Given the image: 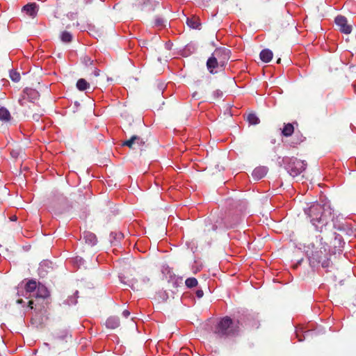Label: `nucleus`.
<instances>
[{"label": "nucleus", "mask_w": 356, "mask_h": 356, "mask_svg": "<svg viewBox=\"0 0 356 356\" xmlns=\"http://www.w3.org/2000/svg\"><path fill=\"white\" fill-rule=\"evenodd\" d=\"M305 140V137L300 132L296 131L293 138L292 143L295 145H299Z\"/></svg>", "instance_id": "f3484780"}, {"label": "nucleus", "mask_w": 356, "mask_h": 356, "mask_svg": "<svg viewBox=\"0 0 356 356\" xmlns=\"http://www.w3.org/2000/svg\"><path fill=\"white\" fill-rule=\"evenodd\" d=\"M60 39L63 42H70L72 40V35L70 32L65 31L61 33Z\"/></svg>", "instance_id": "412c9836"}, {"label": "nucleus", "mask_w": 356, "mask_h": 356, "mask_svg": "<svg viewBox=\"0 0 356 356\" xmlns=\"http://www.w3.org/2000/svg\"><path fill=\"white\" fill-rule=\"evenodd\" d=\"M197 280L195 277H189L186 280L185 284L188 288H193L197 285Z\"/></svg>", "instance_id": "4be33fe9"}, {"label": "nucleus", "mask_w": 356, "mask_h": 356, "mask_svg": "<svg viewBox=\"0 0 356 356\" xmlns=\"http://www.w3.org/2000/svg\"><path fill=\"white\" fill-rule=\"evenodd\" d=\"M37 288V282L35 280H29L25 286V289L26 292H33Z\"/></svg>", "instance_id": "6ab92c4d"}, {"label": "nucleus", "mask_w": 356, "mask_h": 356, "mask_svg": "<svg viewBox=\"0 0 356 356\" xmlns=\"http://www.w3.org/2000/svg\"><path fill=\"white\" fill-rule=\"evenodd\" d=\"M122 315L125 318H128L130 316V312L128 310H124L122 312Z\"/></svg>", "instance_id": "473e14b6"}, {"label": "nucleus", "mask_w": 356, "mask_h": 356, "mask_svg": "<svg viewBox=\"0 0 356 356\" xmlns=\"http://www.w3.org/2000/svg\"><path fill=\"white\" fill-rule=\"evenodd\" d=\"M20 152H22V149L20 148L12 149L10 152V154L13 157L17 158L19 156Z\"/></svg>", "instance_id": "393cba45"}, {"label": "nucleus", "mask_w": 356, "mask_h": 356, "mask_svg": "<svg viewBox=\"0 0 356 356\" xmlns=\"http://www.w3.org/2000/svg\"><path fill=\"white\" fill-rule=\"evenodd\" d=\"M281 63V58H278L277 60V63Z\"/></svg>", "instance_id": "58836bf2"}, {"label": "nucleus", "mask_w": 356, "mask_h": 356, "mask_svg": "<svg viewBox=\"0 0 356 356\" xmlns=\"http://www.w3.org/2000/svg\"><path fill=\"white\" fill-rule=\"evenodd\" d=\"M254 325H255V327H256V328H258V327H259V325H257V323H254Z\"/></svg>", "instance_id": "a19ab883"}, {"label": "nucleus", "mask_w": 356, "mask_h": 356, "mask_svg": "<svg viewBox=\"0 0 356 356\" xmlns=\"http://www.w3.org/2000/svg\"><path fill=\"white\" fill-rule=\"evenodd\" d=\"M23 93L22 98L19 99V103L22 106H26V99L31 102H34V101L38 99L40 97L38 92L32 88H25Z\"/></svg>", "instance_id": "423d86ee"}, {"label": "nucleus", "mask_w": 356, "mask_h": 356, "mask_svg": "<svg viewBox=\"0 0 356 356\" xmlns=\"http://www.w3.org/2000/svg\"><path fill=\"white\" fill-rule=\"evenodd\" d=\"M318 263H321V266L323 268H327L329 266V260L328 259H324L323 261H318Z\"/></svg>", "instance_id": "cd10ccee"}, {"label": "nucleus", "mask_w": 356, "mask_h": 356, "mask_svg": "<svg viewBox=\"0 0 356 356\" xmlns=\"http://www.w3.org/2000/svg\"><path fill=\"white\" fill-rule=\"evenodd\" d=\"M220 60H223V56L220 57V59H218V62H219Z\"/></svg>", "instance_id": "ea45409f"}, {"label": "nucleus", "mask_w": 356, "mask_h": 356, "mask_svg": "<svg viewBox=\"0 0 356 356\" xmlns=\"http://www.w3.org/2000/svg\"><path fill=\"white\" fill-rule=\"evenodd\" d=\"M90 83L84 79H79L76 82V88L80 91H84L90 88V85L97 86L98 81L96 79H90Z\"/></svg>", "instance_id": "6e6552de"}, {"label": "nucleus", "mask_w": 356, "mask_h": 356, "mask_svg": "<svg viewBox=\"0 0 356 356\" xmlns=\"http://www.w3.org/2000/svg\"><path fill=\"white\" fill-rule=\"evenodd\" d=\"M10 220L14 221V220H17V217L15 216H13L10 218Z\"/></svg>", "instance_id": "4c0bfd02"}, {"label": "nucleus", "mask_w": 356, "mask_h": 356, "mask_svg": "<svg viewBox=\"0 0 356 356\" xmlns=\"http://www.w3.org/2000/svg\"><path fill=\"white\" fill-rule=\"evenodd\" d=\"M83 239L89 245H94L97 243V237L95 234L91 232H85L83 233Z\"/></svg>", "instance_id": "f8f14e48"}, {"label": "nucleus", "mask_w": 356, "mask_h": 356, "mask_svg": "<svg viewBox=\"0 0 356 356\" xmlns=\"http://www.w3.org/2000/svg\"><path fill=\"white\" fill-rule=\"evenodd\" d=\"M136 136H133L130 139L127 140L122 143L123 146H127L130 149H136Z\"/></svg>", "instance_id": "a211bd4d"}, {"label": "nucleus", "mask_w": 356, "mask_h": 356, "mask_svg": "<svg viewBox=\"0 0 356 356\" xmlns=\"http://www.w3.org/2000/svg\"><path fill=\"white\" fill-rule=\"evenodd\" d=\"M38 6L35 3H29L23 6L22 10L28 16L34 18L38 15Z\"/></svg>", "instance_id": "0eeeda50"}, {"label": "nucleus", "mask_w": 356, "mask_h": 356, "mask_svg": "<svg viewBox=\"0 0 356 356\" xmlns=\"http://www.w3.org/2000/svg\"><path fill=\"white\" fill-rule=\"evenodd\" d=\"M149 0H134V4L137 6L146 4Z\"/></svg>", "instance_id": "bb28decb"}, {"label": "nucleus", "mask_w": 356, "mask_h": 356, "mask_svg": "<svg viewBox=\"0 0 356 356\" xmlns=\"http://www.w3.org/2000/svg\"><path fill=\"white\" fill-rule=\"evenodd\" d=\"M40 116H41V114L35 113V114L33 115L32 118L34 120L38 122V121H39Z\"/></svg>", "instance_id": "2f4dec72"}, {"label": "nucleus", "mask_w": 356, "mask_h": 356, "mask_svg": "<svg viewBox=\"0 0 356 356\" xmlns=\"http://www.w3.org/2000/svg\"><path fill=\"white\" fill-rule=\"evenodd\" d=\"M222 95V92H220V90H217L216 91H215L213 92V96H214L213 99H216V98L220 97Z\"/></svg>", "instance_id": "c756f323"}, {"label": "nucleus", "mask_w": 356, "mask_h": 356, "mask_svg": "<svg viewBox=\"0 0 356 356\" xmlns=\"http://www.w3.org/2000/svg\"><path fill=\"white\" fill-rule=\"evenodd\" d=\"M33 300H29V307H30L31 309H33Z\"/></svg>", "instance_id": "c9c22d12"}, {"label": "nucleus", "mask_w": 356, "mask_h": 356, "mask_svg": "<svg viewBox=\"0 0 356 356\" xmlns=\"http://www.w3.org/2000/svg\"><path fill=\"white\" fill-rule=\"evenodd\" d=\"M294 126L292 123H287L284 124V127L282 130V134L286 137L291 136L294 133Z\"/></svg>", "instance_id": "ddd939ff"}, {"label": "nucleus", "mask_w": 356, "mask_h": 356, "mask_svg": "<svg viewBox=\"0 0 356 356\" xmlns=\"http://www.w3.org/2000/svg\"><path fill=\"white\" fill-rule=\"evenodd\" d=\"M238 324V321L234 322L231 318L225 316L218 321L213 334L218 339L234 337L239 332Z\"/></svg>", "instance_id": "f03ea898"}, {"label": "nucleus", "mask_w": 356, "mask_h": 356, "mask_svg": "<svg viewBox=\"0 0 356 356\" xmlns=\"http://www.w3.org/2000/svg\"><path fill=\"white\" fill-rule=\"evenodd\" d=\"M196 296L198 297V298H202L203 296H204V292L201 289H199L196 291Z\"/></svg>", "instance_id": "7c9ffc66"}, {"label": "nucleus", "mask_w": 356, "mask_h": 356, "mask_svg": "<svg viewBox=\"0 0 356 356\" xmlns=\"http://www.w3.org/2000/svg\"><path fill=\"white\" fill-rule=\"evenodd\" d=\"M10 78L14 82H18L20 80V74L16 71H10Z\"/></svg>", "instance_id": "5701e85b"}, {"label": "nucleus", "mask_w": 356, "mask_h": 356, "mask_svg": "<svg viewBox=\"0 0 356 356\" xmlns=\"http://www.w3.org/2000/svg\"><path fill=\"white\" fill-rule=\"evenodd\" d=\"M248 122L252 125H256L259 123V119L254 113H250L247 116Z\"/></svg>", "instance_id": "aec40b11"}, {"label": "nucleus", "mask_w": 356, "mask_h": 356, "mask_svg": "<svg viewBox=\"0 0 356 356\" xmlns=\"http://www.w3.org/2000/svg\"><path fill=\"white\" fill-rule=\"evenodd\" d=\"M331 96H332V94H329V95H327V97L329 98Z\"/></svg>", "instance_id": "79ce46f5"}, {"label": "nucleus", "mask_w": 356, "mask_h": 356, "mask_svg": "<svg viewBox=\"0 0 356 356\" xmlns=\"http://www.w3.org/2000/svg\"><path fill=\"white\" fill-rule=\"evenodd\" d=\"M140 281L143 282V283H147L149 282V279L147 277H143L140 280Z\"/></svg>", "instance_id": "f704fd0d"}, {"label": "nucleus", "mask_w": 356, "mask_h": 356, "mask_svg": "<svg viewBox=\"0 0 356 356\" xmlns=\"http://www.w3.org/2000/svg\"><path fill=\"white\" fill-rule=\"evenodd\" d=\"M308 216L310 218L311 222L316 227V231L322 232L323 227L327 224V216H332V221H334V213L332 212L331 209L327 207L325 209L323 205L316 203L313 204L308 209Z\"/></svg>", "instance_id": "f257e3e1"}, {"label": "nucleus", "mask_w": 356, "mask_h": 356, "mask_svg": "<svg viewBox=\"0 0 356 356\" xmlns=\"http://www.w3.org/2000/svg\"><path fill=\"white\" fill-rule=\"evenodd\" d=\"M138 147L140 152L145 150L147 147L146 142L140 137L136 136V147Z\"/></svg>", "instance_id": "dca6fc26"}, {"label": "nucleus", "mask_w": 356, "mask_h": 356, "mask_svg": "<svg viewBox=\"0 0 356 356\" xmlns=\"http://www.w3.org/2000/svg\"><path fill=\"white\" fill-rule=\"evenodd\" d=\"M8 194L6 188L1 186L0 187V200L2 199L3 196H6Z\"/></svg>", "instance_id": "a878e982"}, {"label": "nucleus", "mask_w": 356, "mask_h": 356, "mask_svg": "<svg viewBox=\"0 0 356 356\" xmlns=\"http://www.w3.org/2000/svg\"><path fill=\"white\" fill-rule=\"evenodd\" d=\"M120 319L117 316H110L106 321V326L109 329H115L120 326Z\"/></svg>", "instance_id": "9d476101"}, {"label": "nucleus", "mask_w": 356, "mask_h": 356, "mask_svg": "<svg viewBox=\"0 0 356 356\" xmlns=\"http://www.w3.org/2000/svg\"><path fill=\"white\" fill-rule=\"evenodd\" d=\"M229 58V51L225 49H216L212 56L208 59L207 66L211 73L219 65L222 67Z\"/></svg>", "instance_id": "7ed1b4c3"}, {"label": "nucleus", "mask_w": 356, "mask_h": 356, "mask_svg": "<svg viewBox=\"0 0 356 356\" xmlns=\"http://www.w3.org/2000/svg\"><path fill=\"white\" fill-rule=\"evenodd\" d=\"M49 296V291L43 285H38L37 291V297L45 298Z\"/></svg>", "instance_id": "2eb2a0df"}, {"label": "nucleus", "mask_w": 356, "mask_h": 356, "mask_svg": "<svg viewBox=\"0 0 356 356\" xmlns=\"http://www.w3.org/2000/svg\"><path fill=\"white\" fill-rule=\"evenodd\" d=\"M335 24L339 30L345 34H349L353 29L352 24L348 22L346 17L342 15H338L335 18Z\"/></svg>", "instance_id": "39448f33"}, {"label": "nucleus", "mask_w": 356, "mask_h": 356, "mask_svg": "<svg viewBox=\"0 0 356 356\" xmlns=\"http://www.w3.org/2000/svg\"><path fill=\"white\" fill-rule=\"evenodd\" d=\"M11 118L8 110L4 107L0 108V120L8 122Z\"/></svg>", "instance_id": "4468645a"}, {"label": "nucleus", "mask_w": 356, "mask_h": 356, "mask_svg": "<svg viewBox=\"0 0 356 356\" xmlns=\"http://www.w3.org/2000/svg\"><path fill=\"white\" fill-rule=\"evenodd\" d=\"M333 226H334V227H337V225L335 223H334V224H333Z\"/></svg>", "instance_id": "37998d69"}, {"label": "nucleus", "mask_w": 356, "mask_h": 356, "mask_svg": "<svg viewBox=\"0 0 356 356\" xmlns=\"http://www.w3.org/2000/svg\"><path fill=\"white\" fill-rule=\"evenodd\" d=\"M273 51L268 49H263L260 54V59L264 63H269L273 58Z\"/></svg>", "instance_id": "9b49d317"}, {"label": "nucleus", "mask_w": 356, "mask_h": 356, "mask_svg": "<svg viewBox=\"0 0 356 356\" xmlns=\"http://www.w3.org/2000/svg\"><path fill=\"white\" fill-rule=\"evenodd\" d=\"M23 302H24V301H23V300H22V299H18V300H17V304H22Z\"/></svg>", "instance_id": "e433bc0d"}, {"label": "nucleus", "mask_w": 356, "mask_h": 356, "mask_svg": "<svg viewBox=\"0 0 356 356\" xmlns=\"http://www.w3.org/2000/svg\"><path fill=\"white\" fill-rule=\"evenodd\" d=\"M92 74H93L95 78H97L100 75V70L95 67L93 70Z\"/></svg>", "instance_id": "c85d7f7f"}, {"label": "nucleus", "mask_w": 356, "mask_h": 356, "mask_svg": "<svg viewBox=\"0 0 356 356\" xmlns=\"http://www.w3.org/2000/svg\"><path fill=\"white\" fill-rule=\"evenodd\" d=\"M268 172V169L267 168L264 167V166H259V167H257L256 168L252 173V176L253 177V179L254 180H259L261 179H262L263 177H264L266 176V175L267 174Z\"/></svg>", "instance_id": "1a4fd4ad"}, {"label": "nucleus", "mask_w": 356, "mask_h": 356, "mask_svg": "<svg viewBox=\"0 0 356 356\" xmlns=\"http://www.w3.org/2000/svg\"><path fill=\"white\" fill-rule=\"evenodd\" d=\"M306 166L307 163L305 161L292 157L289 159L286 168L291 176L296 177L304 171Z\"/></svg>", "instance_id": "20e7f679"}, {"label": "nucleus", "mask_w": 356, "mask_h": 356, "mask_svg": "<svg viewBox=\"0 0 356 356\" xmlns=\"http://www.w3.org/2000/svg\"><path fill=\"white\" fill-rule=\"evenodd\" d=\"M163 24V20L161 19H156V25H161Z\"/></svg>", "instance_id": "72a5a7b5"}, {"label": "nucleus", "mask_w": 356, "mask_h": 356, "mask_svg": "<svg viewBox=\"0 0 356 356\" xmlns=\"http://www.w3.org/2000/svg\"><path fill=\"white\" fill-rule=\"evenodd\" d=\"M187 24L193 29H198L200 25L198 22L193 19H187Z\"/></svg>", "instance_id": "b1692460"}]
</instances>
